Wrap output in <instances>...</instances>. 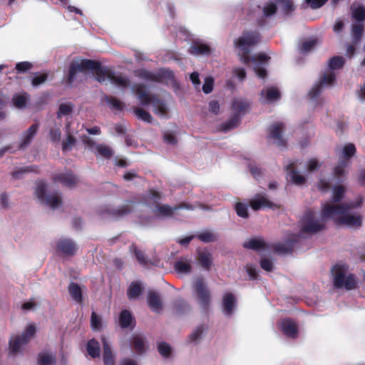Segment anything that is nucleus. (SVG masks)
Instances as JSON below:
<instances>
[{"label": "nucleus", "mask_w": 365, "mask_h": 365, "mask_svg": "<svg viewBox=\"0 0 365 365\" xmlns=\"http://www.w3.org/2000/svg\"><path fill=\"white\" fill-rule=\"evenodd\" d=\"M92 71L96 75V79L100 83L109 82L112 86L120 89L125 88L129 81L121 74L112 73L107 68L101 66V63L88 59H81L73 61L69 71L68 81L72 83L79 73Z\"/></svg>", "instance_id": "1"}, {"label": "nucleus", "mask_w": 365, "mask_h": 365, "mask_svg": "<svg viewBox=\"0 0 365 365\" xmlns=\"http://www.w3.org/2000/svg\"><path fill=\"white\" fill-rule=\"evenodd\" d=\"M260 41L258 33L254 31H244L242 34L235 41V46L238 49L240 61L246 65L252 64L253 69L257 76L260 78H264L267 74L266 66L269 58L265 54H258L249 58L247 54L252 48Z\"/></svg>", "instance_id": "2"}, {"label": "nucleus", "mask_w": 365, "mask_h": 365, "mask_svg": "<svg viewBox=\"0 0 365 365\" xmlns=\"http://www.w3.org/2000/svg\"><path fill=\"white\" fill-rule=\"evenodd\" d=\"M359 205V204L357 205V206ZM355 207L356 205L353 203L351 205L343 204L339 207L328 205L323 209V216L331 218L338 226L356 229L361 226L362 217L359 213L350 212L351 208Z\"/></svg>", "instance_id": "3"}, {"label": "nucleus", "mask_w": 365, "mask_h": 365, "mask_svg": "<svg viewBox=\"0 0 365 365\" xmlns=\"http://www.w3.org/2000/svg\"><path fill=\"white\" fill-rule=\"evenodd\" d=\"M160 196L159 193L155 190H152L149 194L146 195L145 203H135L134 205L138 208L145 207L147 210L150 211L152 217L159 219L170 217L179 209H195V207L189 206L185 204L181 205L180 207H171L167 205H160Z\"/></svg>", "instance_id": "4"}, {"label": "nucleus", "mask_w": 365, "mask_h": 365, "mask_svg": "<svg viewBox=\"0 0 365 365\" xmlns=\"http://www.w3.org/2000/svg\"><path fill=\"white\" fill-rule=\"evenodd\" d=\"M344 64V58L342 56H334L329 60L328 69L322 76L320 81L315 83L309 95L312 98H316L324 87L331 86L336 81L334 70L342 68Z\"/></svg>", "instance_id": "5"}, {"label": "nucleus", "mask_w": 365, "mask_h": 365, "mask_svg": "<svg viewBox=\"0 0 365 365\" xmlns=\"http://www.w3.org/2000/svg\"><path fill=\"white\" fill-rule=\"evenodd\" d=\"M132 92L138 95V99L140 101L142 106H148L152 104L153 106V111L155 114L164 117L167 114L168 107L166 105L156 98L155 96H150L148 87L144 83H140L137 86H133L131 88Z\"/></svg>", "instance_id": "6"}, {"label": "nucleus", "mask_w": 365, "mask_h": 365, "mask_svg": "<svg viewBox=\"0 0 365 365\" xmlns=\"http://www.w3.org/2000/svg\"><path fill=\"white\" fill-rule=\"evenodd\" d=\"M334 274V285L337 289H352L356 285V279L353 274L348 273V267L344 263L335 264L332 269Z\"/></svg>", "instance_id": "7"}, {"label": "nucleus", "mask_w": 365, "mask_h": 365, "mask_svg": "<svg viewBox=\"0 0 365 365\" xmlns=\"http://www.w3.org/2000/svg\"><path fill=\"white\" fill-rule=\"evenodd\" d=\"M329 217L323 216V210L320 217L315 212L307 211L300 221L302 231L307 233H315L322 230L325 227V221Z\"/></svg>", "instance_id": "8"}, {"label": "nucleus", "mask_w": 365, "mask_h": 365, "mask_svg": "<svg viewBox=\"0 0 365 365\" xmlns=\"http://www.w3.org/2000/svg\"><path fill=\"white\" fill-rule=\"evenodd\" d=\"M336 153L339 157V163L334 168V172L335 175L341 177L347 173L346 168L350 165L351 158L356 153V148L354 144L348 143L342 148H337Z\"/></svg>", "instance_id": "9"}, {"label": "nucleus", "mask_w": 365, "mask_h": 365, "mask_svg": "<svg viewBox=\"0 0 365 365\" xmlns=\"http://www.w3.org/2000/svg\"><path fill=\"white\" fill-rule=\"evenodd\" d=\"M279 8L284 14H289L294 10L292 0H271L263 7V16L270 17L276 13Z\"/></svg>", "instance_id": "10"}, {"label": "nucleus", "mask_w": 365, "mask_h": 365, "mask_svg": "<svg viewBox=\"0 0 365 365\" xmlns=\"http://www.w3.org/2000/svg\"><path fill=\"white\" fill-rule=\"evenodd\" d=\"M250 108L249 102L242 98H235L232 103V110L235 115V118L232 120L228 121L223 129L225 130H231L235 128L242 115L246 113Z\"/></svg>", "instance_id": "11"}, {"label": "nucleus", "mask_w": 365, "mask_h": 365, "mask_svg": "<svg viewBox=\"0 0 365 365\" xmlns=\"http://www.w3.org/2000/svg\"><path fill=\"white\" fill-rule=\"evenodd\" d=\"M36 329L33 325H29L21 336L12 338L9 341V354L16 355L21 352L23 346L34 336Z\"/></svg>", "instance_id": "12"}, {"label": "nucleus", "mask_w": 365, "mask_h": 365, "mask_svg": "<svg viewBox=\"0 0 365 365\" xmlns=\"http://www.w3.org/2000/svg\"><path fill=\"white\" fill-rule=\"evenodd\" d=\"M46 185L44 182H38L36 190V194L37 197L40 200L44 201L45 204L48 205L52 209H56L60 207L62 203L61 197L57 194L48 195L46 197H44L46 194Z\"/></svg>", "instance_id": "13"}, {"label": "nucleus", "mask_w": 365, "mask_h": 365, "mask_svg": "<svg viewBox=\"0 0 365 365\" xmlns=\"http://www.w3.org/2000/svg\"><path fill=\"white\" fill-rule=\"evenodd\" d=\"M83 143L93 152L97 158H109L113 155L112 149L104 144H96L91 139L86 138Z\"/></svg>", "instance_id": "14"}, {"label": "nucleus", "mask_w": 365, "mask_h": 365, "mask_svg": "<svg viewBox=\"0 0 365 365\" xmlns=\"http://www.w3.org/2000/svg\"><path fill=\"white\" fill-rule=\"evenodd\" d=\"M194 289L198 297L200 305L205 307L210 300V294L207 286L203 283L202 279H197L194 284Z\"/></svg>", "instance_id": "15"}, {"label": "nucleus", "mask_w": 365, "mask_h": 365, "mask_svg": "<svg viewBox=\"0 0 365 365\" xmlns=\"http://www.w3.org/2000/svg\"><path fill=\"white\" fill-rule=\"evenodd\" d=\"M250 207L253 210H258L264 208L274 209L277 206L274 202L268 200L264 195L258 194L250 202Z\"/></svg>", "instance_id": "16"}, {"label": "nucleus", "mask_w": 365, "mask_h": 365, "mask_svg": "<svg viewBox=\"0 0 365 365\" xmlns=\"http://www.w3.org/2000/svg\"><path fill=\"white\" fill-rule=\"evenodd\" d=\"M284 125L281 123L272 124L269 128V138L274 140L277 146L283 148L286 145L285 141L282 138V131Z\"/></svg>", "instance_id": "17"}, {"label": "nucleus", "mask_w": 365, "mask_h": 365, "mask_svg": "<svg viewBox=\"0 0 365 365\" xmlns=\"http://www.w3.org/2000/svg\"><path fill=\"white\" fill-rule=\"evenodd\" d=\"M280 98V93L277 88L268 87L266 90H262L261 92L260 101L262 103H271Z\"/></svg>", "instance_id": "18"}, {"label": "nucleus", "mask_w": 365, "mask_h": 365, "mask_svg": "<svg viewBox=\"0 0 365 365\" xmlns=\"http://www.w3.org/2000/svg\"><path fill=\"white\" fill-rule=\"evenodd\" d=\"M58 249L65 255H73L76 252V244L68 239H61L57 243Z\"/></svg>", "instance_id": "19"}, {"label": "nucleus", "mask_w": 365, "mask_h": 365, "mask_svg": "<svg viewBox=\"0 0 365 365\" xmlns=\"http://www.w3.org/2000/svg\"><path fill=\"white\" fill-rule=\"evenodd\" d=\"M280 328L282 332L288 337L296 338L298 334L297 325L291 319H284L281 323Z\"/></svg>", "instance_id": "20"}, {"label": "nucleus", "mask_w": 365, "mask_h": 365, "mask_svg": "<svg viewBox=\"0 0 365 365\" xmlns=\"http://www.w3.org/2000/svg\"><path fill=\"white\" fill-rule=\"evenodd\" d=\"M236 305V299L233 294L227 293L222 299V312L225 315L230 316Z\"/></svg>", "instance_id": "21"}, {"label": "nucleus", "mask_w": 365, "mask_h": 365, "mask_svg": "<svg viewBox=\"0 0 365 365\" xmlns=\"http://www.w3.org/2000/svg\"><path fill=\"white\" fill-rule=\"evenodd\" d=\"M344 191L345 189L343 185H335L333 188L331 200L323 205V209L328 205H332L334 207H339L340 206L335 205V203L343 199Z\"/></svg>", "instance_id": "22"}, {"label": "nucleus", "mask_w": 365, "mask_h": 365, "mask_svg": "<svg viewBox=\"0 0 365 365\" xmlns=\"http://www.w3.org/2000/svg\"><path fill=\"white\" fill-rule=\"evenodd\" d=\"M190 53L200 56V55H208L211 52L210 47L202 41H195L190 46Z\"/></svg>", "instance_id": "23"}, {"label": "nucleus", "mask_w": 365, "mask_h": 365, "mask_svg": "<svg viewBox=\"0 0 365 365\" xmlns=\"http://www.w3.org/2000/svg\"><path fill=\"white\" fill-rule=\"evenodd\" d=\"M54 181L71 187L77 182V178L71 173H61L54 178Z\"/></svg>", "instance_id": "24"}, {"label": "nucleus", "mask_w": 365, "mask_h": 365, "mask_svg": "<svg viewBox=\"0 0 365 365\" xmlns=\"http://www.w3.org/2000/svg\"><path fill=\"white\" fill-rule=\"evenodd\" d=\"M175 272L180 275L190 274L192 271L191 260L180 259L175 263Z\"/></svg>", "instance_id": "25"}, {"label": "nucleus", "mask_w": 365, "mask_h": 365, "mask_svg": "<svg viewBox=\"0 0 365 365\" xmlns=\"http://www.w3.org/2000/svg\"><path fill=\"white\" fill-rule=\"evenodd\" d=\"M148 304L153 312L157 313H159L163 308L160 296L155 292L149 293L148 296Z\"/></svg>", "instance_id": "26"}, {"label": "nucleus", "mask_w": 365, "mask_h": 365, "mask_svg": "<svg viewBox=\"0 0 365 365\" xmlns=\"http://www.w3.org/2000/svg\"><path fill=\"white\" fill-rule=\"evenodd\" d=\"M351 16L357 22L365 20V7L359 3H354L351 6Z\"/></svg>", "instance_id": "27"}, {"label": "nucleus", "mask_w": 365, "mask_h": 365, "mask_svg": "<svg viewBox=\"0 0 365 365\" xmlns=\"http://www.w3.org/2000/svg\"><path fill=\"white\" fill-rule=\"evenodd\" d=\"M245 248L260 252L266 247V244L262 238H252L243 245Z\"/></svg>", "instance_id": "28"}, {"label": "nucleus", "mask_w": 365, "mask_h": 365, "mask_svg": "<svg viewBox=\"0 0 365 365\" xmlns=\"http://www.w3.org/2000/svg\"><path fill=\"white\" fill-rule=\"evenodd\" d=\"M38 125H32L22 135L21 138V146L24 147L29 144L37 133Z\"/></svg>", "instance_id": "29"}, {"label": "nucleus", "mask_w": 365, "mask_h": 365, "mask_svg": "<svg viewBox=\"0 0 365 365\" xmlns=\"http://www.w3.org/2000/svg\"><path fill=\"white\" fill-rule=\"evenodd\" d=\"M103 345V361L105 365H114L113 356L110 345L105 337L102 338Z\"/></svg>", "instance_id": "30"}, {"label": "nucleus", "mask_w": 365, "mask_h": 365, "mask_svg": "<svg viewBox=\"0 0 365 365\" xmlns=\"http://www.w3.org/2000/svg\"><path fill=\"white\" fill-rule=\"evenodd\" d=\"M318 41L315 38H309L298 46V50L301 54H307L312 51L317 45Z\"/></svg>", "instance_id": "31"}, {"label": "nucleus", "mask_w": 365, "mask_h": 365, "mask_svg": "<svg viewBox=\"0 0 365 365\" xmlns=\"http://www.w3.org/2000/svg\"><path fill=\"white\" fill-rule=\"evenodd\" d=\"M129 212V210L127 208L122 207L117 210L110 211L108 210H106L104 211H101L99 215L101 217H108L112 219H117L118 217H121Z\"/></svg>", "instance_id": "32"}, {"label": "nucleus", "mask_w": 365, "mask_h": 365, "mask_svg": "<svg viewBox=\"0 0 365 365\" xmlns=\"http://www.w3.org/2000/svg\"><path fill=\"white\" fill-rule=\"evenodd\" d=\"M29 101V96L26 93H16L12 98L14 105L19 109L25 108Z\"/></svg>", "instance_id": "33"}, {"label": "nucleus", "mask_w": 365, "mask_h": 365, "mask_svg": "<svg viewBox=\"0 0 365 365\" xmlns=\"http://www.w3.org/2000/svg\"><path fill=\"white\" fill-rule=\"evenodd\" d=\"M119 323L122 328H128L133 326L134 319L131 313L128 310L122 311L119 316Z\"/></svg>", "instance_id": "34"}, {"label": "nucleus", "mask_w": 365, "mask_h": 365, "mask_svg": "<svg viewBox=\"0 0 365 365\" xmlns=\"http://www.w3.org/2000/svg\"><path fill=\"white\" fill-rule=\"evenodd\" d=\"M287 180L292 184L302 185L306 181V178L298 171L293 170L288 173Z\"/></svg>", "instance_id": "35"}, {"label": "nucleus", "mask_w": 365, "mask_h": 365, "mask_svg": "<svg viewBox=\"0 0 365 365\" xmlns=\"http://www.w3.org/2000/svg\"><path fill=\"white\" fill-rule=\"evenodd\" d=\"M142 292V286L140 283L133 282H132L128 289V297L130 300H134L137 299Z\"/></svg>", "instance_id": "36"}, {"label": "nucleus", "mask_w": 365, "mask_h": 365, "mask_svg": "<svg viewBox=\"0 0 365 365\" xmlns=\"http://www.w3.org/2000/svg\"><path fill=\"white\" fill-rule=\"evenodd\" d=\"M88 354L93 359L99 357L101 349L99 343L95 339H91L87 343L86 347Z\"/></svg>", "instance_id": "37"}, {"label": "nucleus", "mask_w": 365, "mask_h": 365, "mask_svg": "<svg viewBox=\"0 0 365 365\" xmlns=\"http://www.w3.org/2000/svg\"><path fill=\"white\" fill-rule=\"evenodd\" d=\"M55 356L52 352L44 351L38 355V365H54Z\"/></svg>", "instance_id": "38"}, {"label": "nucleus", "mask_w": 365, "mask_h": 365, "mask_svg": "<svg viewBox=\"0 0 365 365\" xmlns=\"http://www.w3.org/2000/svg\"><path fill=\"white\" fill-rule=\"evenodd\" d=\"M293 247L292 240H287L282 243H278L274 245V250L280 255H285L292 252Z\"/></svg>", "instance_id": "39"}, {"label": "nucleus", "mask_w": 365, "mask_h": 365, "mask_svg": "<svg viewBox=\"0 0 365 365\" xmlns=\"http://www.w3.org/2000/svg\"><path fill=\"white\" fill-rule=\"evenodd\" d=\"M74 105L71 102H63L60 103L58 110L57 112V117L61 118L63 116L68 115L73 110Z\"/></svg>", "instance_id": "40"}, {"label": "nucleus", "mask_w": 365, "mask_h": 365, "mask_svg": "<svg viewBox=\"0 0 365 365\" xmlns=\"http://www.w3.org/2000/svg\"><path fill=\"white\" fill-rule=\"evenodd\" d=\"M70 295L75 301L81 302L82 300V290L76 283H71L68 287Z\"/></svg>", "instance_id": "41"}, {"label": "nucleus", "mask_w": 365, "mask_h": 365, "mask_svg": "<svg viewBox=\"0 0 365 365\" xmlns=\"http://www.w3.org/2000/svg\"><path fill=\"white\" fill-rule=\"evenodd\" d=\"M199 260L205 269H209L212 264V255L207 252H201L199 253Z\"/></svg>", "instance_id": "42"}, {"label": "nucleus", "mask_w": 365, "mask_h": 365, "mask_svg": "<svg viewBox=\"0 0 365 365\" xmlns=\"http://www.w3.org/2000/svg\"><path fill=\"white\" fill-rule=\"evenodd\" d=\"M134 114L139 119L146 123H152L153 118L152 115L142 108H137L133 110Z\"/></svg>", "instance_id": "43"}, {"label": "nucleus", "mask_w": 365, "mask_h": 365, "mask_svg": "<svg viewBox=\"0 0 365 365\" xmlns=\"http://www.w3.org/2000/svg\"><path fill=\"white\" fill-rule=\"evenodd\" d=\"M133 344L136 351L143 352L145 350V344L143 338L141 336H134L133 338Z\"/></svg>", "instance_id": "44"}, {"label": "nucleus", "mask_w": 365, "mask_h": 365, "mask_svg": "<svg viewBox=\"0 0 365 365\" xmlns=\"http://www.w3.org/2000/svg\"><path fill=\"white\" fill-rule=\"evenodd\" d=\"M363 35V26L356 25L353 26L351 37L354 43H357Z\"/></svg>", "instance_id": "45"}, {"label": "nucleus", "mask_w": 365, "mask_h": 365, "mask_svg": "<svg viewBox=\"0 0 365 365\" xmlns=\"http://www.w3.org/2000/svg\"><path fill=\"white\" fill-rule=\"evenodd\" d=\"M105 101L113 110H120L123 108V103L115 98L106 96Z\"/></svg>", "instance_id": "46"}, {"label": "nucleus", "mask_w": 365, "mask_h": 365, "mask_svg": "<svg viewBox=\"0 0 365 365\" xmlns=\"http://www.w3.org/2000/svg\"><path fill=\"white\" fill-rule=\"evenodd\" d=\"M158 349L159 353L163 357H168L171 354V346L165 342H160L158 344Z\"/></svg>", "instance_id": "47"}, {"label": "nucleus", "mask_w": 365, "mask_h": 365, "mask_svg": "<svg viewBox=\"0 0 365 365\" xmlns=\"http://www.w3.org/2000/svg\"><path fill=\"white\" fill-rule=\"evenodd\" d=\"M235 210L239 217L247 218L248 217V205L238 202L235 205Z\"/></svg>", "instance_id": "48"}, {"label": "nucleus", "mask_w": 365, "mask_h": 365, "mask_svg": "<svg viewBox=\"0 0 365 365\" xmlns=\"http://www.w3.org/2000/svg\"><path fill=\"white\" fill-rule=\"evenodd\" d=\"M214 80L211 77H207L205 78L204 83L202 86V91L205 93H210L213 90Z\"/></svg>", "instance_id": "49"}, {"label": "nucleus", "mask_w": 365, "mask_h": 365, "mask_svg": "<svg viewBox=\"0 0 365 365\" xmlns=\"http://www.w3.org/2000/svg\"><path fill=\"white\" fill-rule=\"evenodd\" d=\"M91 325L94 331H98L101 328V322L96 314L93 312L91 317Z\"/></svg>", "instance_id": "50"}, {"label": "nucleus", "mask_w": 365, "mask_h": 365, "mask_svg": "<svg viewBox=\"0 0 365 365\" xmlns=\"http://www.w3.org/2000/svg\"><path fill=\"white\" fill-rule=\"evenodd\" d=\"M130 250L133 251L135 258L138 260V263L142 265L146 264V259L143 255V254L138 250V248L135 245H132L130 247Z\"/></svg>", "instance_id": "51"}, {"label": "nucleus", "mask_w": 365, "mask_h": 365, "mask_svg": "<svg viewBox=\"0 0 365 365\" xmlns=\"http://www.w3.org/2000/svg\"><path fill=\"white\" fill-rule=\"evenodd\" d=\"M159 76L160 78L162 80H165L166 83H168L169 81L173 82V74L172 71L167 70V69H161L159 71Z\"/></svg>", "instance_id": "52"}, {"label": "nucleus", "mask_w": 365, "mask_h": 365, "mask_svg": "<svg viewBox=\"0 0 365 365\" xmlns=\"http://www.w3.org/2000/svg\"><path fill=\"white\" fill-rule=\"evenodd\" d=\"M47 79V75L46 73L36 74L31 81L32 85L34 87H37L44 83Z\"/></svg>", "instance_id": "53"}, {"label": "nucleus", "mask_w": 365, "mask_h": 365, "mask_svg": "<svg viewBox=\"0 0 365 365\" xmlns=\"http://www.w3.org/2000/svg\"><path fill=\"white\" fill-rule=\"evenodd\" d=\"M320 167V164L315 158L309 160L307 163V169L309 172H314L318 170Z\"/></svg>", "instance_id": "54"}, {"label": "nucleus", "mask_w": 365, "mask_h": 365, "mask_svg": "<svg viewBox=\"0 0 365 365\" xmlns=\"http://www.w3.org/2000/svg\"><path fill=\"white\" fill-rule=\"evenodd\" d=\"M137 75L140 77L142 79L145 80V81H153L155 79L154 75L151 73L144 71L140 70L137 71Z\"/></svg>", "instance_id": "55"}, {"label": "nucleus", "mask_w": 365, "mask_h": 365, "mask_svg": "<svg viewBox=\"0 0 365 365\" xmlns=\"http://www.w3.org/2000/svg\"><path fill=\"white\" fill-rule=\"evenodd\" d=\"M198 239L203 242H212L215 240V236L210 232H205L197 236Z\"/></svg>", "instance_id": "56"}, {"label": "nucleus", "mask_w": 365, "mask_h": 365, "mask_svg": "<svg viewBox=\"0 0 365 365\" xmlns=\"http://www.w3.org/2000/svg\"><path fill=\"white\" fill-rule=\"evenodd\" d=\"M306 3L312 9H319L322 6L327 0H305Z\"/></svg>", "instance_id": "57"}, {"label": "nucleus", "mask_w": 365, "mask_h": 365, "mask_svg": "<svg viewBox=\"0 0 365 365\" xmlns=\"http://www.w3.org/2000/svg\"><path fill=\"white\" fill-rule=\"evenodd\" d=\"M31 68V64L29 62H20L16 63V69L19 73L25 72Z\"/></svg>", "instance_id": "58"}, {"label": "nucleus", "mask_w": 365, "mask_h": 365, "mask_svg": "<svg viewBox=\"0 0 365 365\" xmlns=\"http://www.w3.org/2000/svg\"><path fill=\"white\" fill-rule=\"evenodd\" d=\"M190 79L192 81L196 89H200V81L199 78V73L197 72H193L190 76Z\"/></svg>", "instance_id": "59"}, {"label": "nucleus", "mask_w": 365, "mask_h": 365, "mask_svg": "<svg viewBox=\"0 0 365 365\" xmlns=\"http://www.w3.org/2000/svg\"><path fill=\"white\" fill-rule=\"evenodd\" d=\"M75 143V140L72 136L68 135L66 138V142L63 143V150H69L71 149L73 145Z\"/></svg>", "instance_id": "60"}, {"label": "nucleus", "mask_w": 365, "mask_h": 365, "mask_svg": "<svg viewBox=\"0 0 365 365\" xmlns=\"http://www.w3.org/2000/svg\"><path fill=\"white\" fill-rule=\"evenodd\" d=\"M205 329L202 327H197L191 334L190 339L192 341L197 340L203 333Z\"/></svg>", "instance_id": "61"}, {"label": "nucleus", "mask_w": 365, "mask_h": 365, "mask_svg": "<svg viewBox=\"0 0 365 365\" xmlns=\"http://www.w3.org/2000/svg\"><path fill=\"white\" fill-rule=\"evenodd\" d=\"M209 110L213 114H217L220 111V105L217 101H212L209 103Z\"/></svg>", "instance_id": "62"}, {"label": "nucleus", "mask_w": 365, "mask_h": 365, "mask_svg": "<svg viewBox=\"0 0 365 365\" xmlns=\"http://www.w3.org/2000/svg\"><path fill=\"white\" fill-rule=\"evenodd\" d=\"M50 140L53 142H58L61 138V131L58 128L56 130H51L49 134Z\"/></svg>", "instance_id": "63"}, {"label": "nucleus", "mask_w": 365, "mask_h": 365, "mask_svg": "<svg viewBox=\"0 0 365 365\" xmlns=\"http://www.w3.org/2000/svg\"><path fill=\"white\" fill-rule=\"evenodd\" d=\"M233 73L240 81H243L246 77V72L243 68H236L233 70Z\"/></svg>", "instance_id": "64"}]
</instances>
